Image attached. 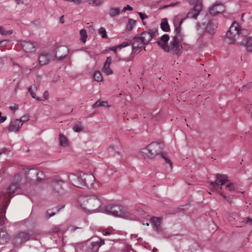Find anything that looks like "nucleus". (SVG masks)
<instances>
[{
  "mask_svg": "<svg viewBox=\"0 0 252 252\" xmlns=\"http://www.w3.org/2000/svg\"><path fill=\"white\" fill-rule=\"evenodd\" d=\"M31 235L26 231H22L16 234L13 238V243L16 246H20L30 239Z\"/></svg>",
  "mask_w": 252,
  "mask_h": 252,
  "instance_id": "1a4fd4ad",
  "label": "nucleus"
},
{
  "mask_svg": "<svg viewBox=\"0 0 252 252\" xmlns=\"http://www.w3.org/2000/svg\"><path fill=\"white\" fill-rule=\"evenodd\" d=\"M185 19V18L182 19L178 26L176 27L175 30V35L171 40V46L173 48V55H176L178 56H180L182 53L183 47L181 42L184 39V35L181 32L180 27Z\"/></svg>",
  "mask_w": 252,
  "mask_h": 252,
  "instance_id": "39448f33",
  "label": "nucleus"
},
{
  "mask_svg": "<svg viewBox=\"0 0 252 252\" xmlns=\"http://www.w3.org/2000/svg\"><path fill=\"white\" fill-rule=\"evenodd\" d=\"M21 122V123L23 124L24 123L27 122L29 120V118L28 116L25 115L22 117L20 119H18Z\"/></svg>",
  "mask_w": 252,
  "mask_h": 252,
  "instance_id": "37998d69",
  "label": "nucleus"
},
{
  "mask_svg": "<svg viewBox=\"0 0 252 252\" xmlns=\"http://www.w3.org/2000/svg\"><path fill=\"white\" fill-rule=\"evenodd\" d=\"M19 186L17 183H12L7 189L6 191H2L0 194V200L5 201L7 200L10 201V199L13 197L14 194L19 189Z\"/></svg>",
  "mask_w": 252,
  "mask_h": 252,
  "instance_id": "6e6552de",
  "label": "nucleus"
},
{
  "mask_svg": "<svg viewBox=\"0 0 252 252\" xmlns=\"http://www.w3.org/2000/svg\"><path fill=\"white\" fill-rule=\"evenodd\" d=\"M153 252H157V249L156 248H154L153 250Z\"/></svg>",
  "mask_w": 252,
  "mask_h": 252,
  "instance_id": "338daca9",
  "label": "nucleus"
},
{
  "mask_svg": "<svg viewBox=\"0 0 252 252\" xmlns=\"http://www.w3.org/2000/svg\"><path fill=\"white\" fill-rule=\"evenodd\" d=\"M150 223L154 230L159 232L161 231V220L160 218L152 217L150 219Z\"/></svg>",
  "mask_w": 252,
  "mask_h": 252,
  "instance_id": "aec40b11",
  "label": "nucleus"
},
{
  "mask_svg": "<svg viewBox=\"0 0 252 252\" xmlns=\"http://www.w3.org/2000/svg\"><path fill=\"white\" fill-rule=\"evenodd\" d=\"M160 26L161 30L165 32H167L170 30V26L166 18H163L161 20Z\"/></svg>",
  "mask_w": 252,
  "mask_h": 252,
  "instance_id": "393cba45",
  "label": "nucleus"
},
{
  "mask_svg": "<svg viewBox=\"0 0 252 252\" xmlns=\"http://www.w3.org/2000/svg\"><path fill=\"white\" fill-rule=\"evenodd\" d=\"M142 224L143 225H146L147 226H149V223L147 222H142Z\"/></svg>",
  "mask_w": 252,
  "mask_h": 252,
  "instance_id": "0e129e2a",
  "label": "nucleus"
},
{
  "mask_svg": "<svg viewBox=\"0 0 252 252\" xmlns=\"http://www.w3.org/2000/svg\"><path fill=\"white\" fill-rule=\"evenodd\" d=\"M9 108L11 111L17 110V109H19V106L18 105L15 104L13 106H10L9 107Z\"/></svg>",
  "mask_w": 252,
  "mask_h": 252,
  "instance_id": "8fccbe9b",
  "label": "nucleus"
},
{
  "mask_svg": "<svg viewBox=\"0 0 252 252\" xmlns=\"http://www.w3.org/2000/svg\"><path fill=\"white\" fill-rule=\"evenodd\" d=\"M55 214V213H50L49 211L47 212V215H49V216L48 217V218L53 216Z\"/></svg>",
  "mask_w": 252,
  "mask_h": 252,
  "instance_id": "052dcab7",
  "label": "nucleus"
},
{
  "mask_svg": "<svg viewBox=\"0 0 252 252\" xmlns=\"http://www.w3.org/2000/svg\"><path fill=\"white\" fill-rule=\"evenodd\" d=\"M98 34L101 36L103 38H106L107 37V35L106 34V32L105 29L103 27H101L99 29L98 31Z\"/></svg>",
  "mask_w": 252,
  "mask_h": 252,
  "instance_id": "473e14b6",
  "label": "nucleus"
},
{
  "mask_svg": "<svg viewBox=\"0 0 252 252\" xmlns=\"http://www.w3.org/2000/svg\"><path fill=\"white\" fill-rule=\"evenodd\" d=\"M218 23L216 20L211 19L209 21L206 27V32L208 33L213 34L215 32V30L218 28Z\"/></svg>",
  "mask_w": 252,
  "mask_h": 252,
  "instance_id": "dca6fc26",
  "label": "nucleus"
},
{
  "mask_svg": "<svg viewBox=\"0 0 252 252\" xmlns=\"http://www.w3.org/2000/svg\"><path fill=\"white\" fill-rule=\"evenodd\" d=\"M243 222H244L246 224H248L249 225L251 226L252 229V219L250 218H246L244 219V220L242 221Z\"/></svg>",
  "mask_w": 252,
  "mask_h": 252,
  "instance_id": "79ce46f5",
  "label": "nucleus"
},
{
  "mask_svg": "<svg viewBox=\"0 0 252 252\" xmlns=\"http://www.w3.org/2000/svg\"><path fill=\"white\" fill-rule=\"evenodd\" d=\"M126 10H132V7L129 6V5H127L126 7L124 8V9L122 10V12H125Z\"/></svg>",
  "mask_w": 252,
  "mask_h": 252,
  "instance_id": "09e8293b",
  "label": "nucleus"
},
{
  "mask_svg": "<svg viewBox=\"0 0 252 252\" xmlns=\"http://www.w3.org/2000/svg\"><path fill=\"white\" fill-rule=\"evenodd\" d=\"M120 13V9L119 8H113L110 10L109 14L110 16L114 17L118 15Z\"/></svg>",
  "mask_w": 252,
  "mask_h": 252,
  "instance_id": "f704fd0d",
  "label": "nucleus"
},
{
  "mask_svg": "<svg viewBox=\"0 0 252 252\" xmlns=\"http://www.w3.org/2000/svg\"><path fill=\"white\" fill-rule=\"evenodd\" d=\"M189 1V2L192 4H194V5L196 3H200V2L198 1L197 0H188Z\"/></svg>",
  "mask_w": 252,
  "mask_h": 252,
  "instance_id": "6e6d98bb",
  "label": "nucleus"
},
{
  "mask_svg": "<svg viewBox=\"0 0 252 252\" xmlns=\"http://www.w3.org/2000/svg\"><path fill=\"white\" fill-rule=\"evenodd\" d=\"M202 5L201 3H196L193 9H191L187 14V18L196 19L201 10Z\"/></svg>",
  "mask_w": 252,
  "mask_h": 252,
  "instance_id": "2eb2a0df",
  "label": "nucleus"
},
{
  "mask_svg": "<svg viewBox=\"0 0 252 252\" xmlns=\"http://www.w3.org/2000/svg\"><path fill=\"white\" fill-rule=\"evenodd\" d=\"M68 180L74 186L83 188L92 184L94 181V177L92 174L81 172L77 175L72 173L68 175Z\"/></svg>",
  "mask_w": 252,
  "mask_h": 252,
  "instance_id": "f03ea898",
  "label": "nucleus"
},
{
  "mask_svg": "<svg viewBox=\"0 0 252 252\" xmlns=\"http://www.w3.org/2000/svg\"><path fill=\"white\" fill-rule=\"evenodd\" d=\"M251 88H252V85H251V84H247L246 85L243 86L242 87V89H250Z\"/></svg>",
  "mask_w": 252,
  "mask_h": 252,
  "instance_id": "603ef678",
  "label": "nucleus"
},
{
  "mask_svg": "<svg viewBox=\"0 0 252 252\" xmlns=\"http://www.w3.org/2000/svg\"><path fill=\"white\" fill-rule=\"evenodd\" d=\"M111 61L112 59L110 57H107L102 69V71L107 75H111L113 73V71L110 68Z\"/></svg>",
  "mask_w": 252,
  "mask_h": 252,
  "instance_id": "412c9836",
  "label": "nucleus"
},
{
  "mask_svg": "<svg viewBox=\"0 0 252 252\" xmlns=\"http://www.w3.org/2000/svg\"><path fill=\"white\" fill-rule=\"evenodd\" d=\"M5 149H2V150H0V155L2 153H4L5 151Z\"/></svg>",
  "mask_w": 252,
  "mask_h": 252,
  "instance_id": "e2e57ef3",
  "label": "nucleus"
},
{
  "mask_svg": "<svg viewBox=\"0 0 252 252\" xmlns=\"http://www.w3.org/2000/svg\"><path fill=\"white\" fill-rule=\"evenodd\" d=\"M224 11V6L221 3H216L210 8L209 12L211 15L215 16L218 13Z\"/></svg>",
  "mask_w": 252,
  "mask_h": 252,
  "instance_id": "a211bd4d",
  "label": "nucleus"
},
{
  "mask_svg": "<svg viewBox=\"0 0 252 252\" xmlns=\"http://www.w3.org/2000/svg\"><path fill=\"white\" fill-rule=\"evenodd\" d=\"M114 229H113L112 228H108L106 229L105 230H103V235H108L112 234L114 233Z\"/></svg>",
  "mask_w": 252,
  "mask_h": 252,
  "instance_id": "4c0bfd02",
  "label": "nucleus"
},
{
  "mask_svg": "<svg viewBox=\"0 0 252 252\" xmlns=\"http://www.w3.org/2000/svg\"><path fill=\"white\" fill-rule=\"evenodd\" d=\"M80 35L81 36L80 40L83 43H85L86 41V39L88 37L86 30L85 29H82L81 30H80Z\"/></svg>",
  "mask_w": 252,
  "mask_h": 252,
  "instance_id": "7c9ffc66",
  "label": "nucleus"
},
{
  "mask_svg": "<svg viewBox=\"0 0 252 252\" xmlns=\"http://www.w3.org/2000/svg\"><path fill=\"white\" fill-rule=\"evenodd\" d=\"M226 188L230 191H234L236 189L235 185L228 181L226 183Z\"/></svg>",
  "mask_w": 252,
  "mask_h": 252,
  "instance_id": "c9c22d12",
  "label": "nucleus"
},
{
  "mask_svg": "<svg viewBox=\"0 0 252 252\" xmlns=\"http://www.w3.org/2000/svg\"><path fill=\"white\" fill-rule=\"evenodd\" d=\"M60 145L61 146L66 147L68 145V142L67 139L63 135L60 134Z\"/></svg>",
  "mask_w": 252,
  "mask_h": 252,
  "instance_id": "bb28decb",
  "label": "nucleus"
},
{
  "mask_svg": "<svg viewBox=\"0 0 252 252\" xmlns=\"http://www.w3.org/2000/svg\"><path fill=\"white\" fill-rule=\"evenodd\" d=\"M169 39V36L166 34L163 35L158 42V45L165 52H171L173 54V48L171 46V41L169 44L167 42Z\"/></svg>",
  "mask_w": 252,
  "mask_h": 252,
  "instance_id": "9d476101",
  "label": "nucleus"
},
{
  "mask_svg": "<svg viewBox=\"0 0 252 252\" xmlns=\"http://www.w3.org/2000/svg\"><path fill=\"white\" fill-rule=\"evenodd\" d=\"M227 181L224 176L218 175L215 182H211L210 183V186L212 187L214 189L217 190L216 187L221 189V186L226 184Z\"/></svg>",
  "mask_w": 252,
  "mask_h": 252,
  "instance_id": "4468645a",
  "label": "nucleus"
},
{
  "mask_svg": "<svg viewBox=\"0 0 252 252\" xmlns=\"http://www.w3.org/2000/svg\"><path fill=\"white\" fill-rule=\"evenodd\" d=\"M61 227H62V226H57L56 227L54 230H53V231L54 232H58L60 231H61Z\"/></svg>",
  "mask_w": 252,
  "mask_h": 252,
  "instance_id": "864d4df0",
  "label": "nucleus"
},
{
  "mask_svg": "<svg viewBox=\"0 0 252 252\" xmlns=\"http://www.w3.org/2000/svg\"><path fill=\"white\" fill-rule=\"evenodd\" d=\"M132 42H133V41L132 42V41L131 40H127L126 41L123 42L119 45H118V48L119 49H121L123 48H125V47L130 45L131 44H132Z\"/></svg>",
  "mask_w": 252,
  "mask_h": 252,
  "instance_id": "72a5a7b5",
  "label": "nucleus"
},
{
  "mask_svg": "<svg viewBox=\"0 0 252 252\" xmlns=\"http://www.w3.org/2000/svg\"><path fill=\"white\" fill-rule=\"evenodd\" d=\"M83 128V126L80 122L76 124L73 126V130L76 132H80Z\"/></svg>",
  "mask_w": 252,
  "mask_h": 252,
  "instance_id": "2f4dec72",
  "label": "nucleus"
},
{
  "mask_svg": "<svg viewBox=\"0 0 252 252\" xmlns=\"http://www.w3.org/2000/svg\"><path fill=\"white\" fill-rule=\"evenodd\" d=\"M161 157L165 160L166 163L168 164L170 167H172V162L166 154H161Z\"/></svg>",
  "mask_w": 252,
  "mask_h": 252,
  "instance_id": "e433bc0d",
  "label": "nucleus"
},
{
  "mask_svg": "<svg viewBox=\"0 0 252 252\" xmlns=\"http://www.w3.org/2000/svg\"><path fill=\"white\" fill-rule=\"evenodd\" d=\"M100 106H104L106 107H109V105L108 104L107 101H102L100 99L98 100L93 105V108L94 109L98 108Z\"/></svg>",
  "mask_w": 252,
  "mask_h": 252,
  "instance_id": "a878e982",
  "label": "nucleus"
},
{
  "mask_svg": "<svg viewBox=\"0 0 252 252\" xmlns=\"http://www.w3.org/2000/svg\"><path fill=\"white\" fill-rule=\"evenodd\" d=\"M94 80L97 82H100L102 80L103 78L102 74L100 71H95L93 74Z\"/></svg>",
  "mask_w": 252,
  "mask_h": 252,
  "instance_id": "c85d7f7f",
  "label": "nucleus"
},
{
  "mask_svg": "<svg viewBox=\"0 0 252 252\" xmlns=\"http://www.w3.org/2000/svg\"><path fill=\"white\" fill-rule=\"evenodd\" d=\"M53 59V54L52 53L44 51L41 52L39 55L38 63L40 65H44L48 64Z\"/></svg>",
  "mask_w": 252,
  "mask_h": 252,
  "instance_id": "f8f14e48",
  "label": "nucleus"
},
{
  "mask_svg": "<svg viewBox=\"0 0 252 252\" xmlns=\"http://www.w3.org/2000/svg\"><path fill=\"white\" fill-rule=\"evenodd\" d=\"M157 34L158 30L152 29L144 31L140 34H136L133 38V49L141 48L143 45L148 44Z\"/></svg>",
  "mask_w": 252,
  "mask_h": 252,
  "instance_id": "7ed1b4c3",
  "label": "nucleus"
},
{
  "mask_svg": "<svg viewBox=\"0 0 252 252\" xmlns=\"http://www.w3.org/2000/svg\"><path fill=\"white\" fill-rule=\"evenodd\" d=\"M238 218V215L236 213H231L229 214L228 217L227 218L228 220L230 221H232L233 220H235Z\"/></svg>",
  "mask_w": 252,
  "mask_h": 252,
  "instance_id": "a19ab883",
  "label": "nucleus"
},
{
  "mask_svg": "<svg viewBox=\"0 0 252 252\" xmlns=\"http://www.w3.org/2000/svg\"><path fill=\"white\" fill-rule=\"evenodd\" d=\"M240 26L238 23L234 22L226 34V37L229 40V43H234L235 40L240 36Z\"/></svg>",
  "mask_w": 252,
  "mask_h": 252,
  "instance_id": "0eeeda50",
  "label": "nucleus"
},
{
  "mask_svg": "<svg viewBox=\"0 0 252 252\" xmlns=\"http://www.w3.org/2000/svg\"><path fill=\"white\" fill-rule=\"evenodd\" d=\"M15 0L17 1V3H18V4L19 3L20 0Z\"/></svg>",
  "mask_w": 252,
  "mask_h": 252,
  "instance_id": "774afa93",
  "label": "nucleus"
},
{
  "mask_svg": "<svg viewBox=\"0 0 252 252\" xmlns=\"http://www.w3.org/2000/svg\"><path fill=\"white\" fill-rule=\"evenodd\" d=\"M136 24V21L132 19H129L126 27V30L127 31H130L132 30L133 28L135 26Z\"/></svg>",
  "mask_w": 252,
  "mask_h": 252,
  "instance_id": "cd10ccee",
  "label": "nucleus"
},
{
  "mask_svg": "<svg viewBox=\"0 0 252 252\" xmlns=\"http://www.w3.org/2000/svg\"><path fill=\"white\" fill-rule=\"evenodd\" d=\"M104 212L107 214L125 219L134 220L136 219V217L133 214L120 205H110L106 206L104 209Z\"/></svg>",
  "mask_w": 252,
  "mask_h": 252,
  "instance_id": "20e7f679",
  "label": "nucleus"
},
{
  "mask_svg": "<svg viewBox=\"0 0 252 252\" xmlns=\"http://www.w3.org/2000/svg\"><path fill=\"white\" fill-rule=\"evenodd\" d=\"M104 244V240H100L99 241H96L92 243V251L93 252H97L99 247Z\"/></svg>",
  "mask_w": 252,
  "mask_h": 252,
  "instance_id": "b1692460",
  "label": "nucleus"
},
{
  "mask_svg": "<svg viewBox=\"0 0 252 252\" xmlns=\"http://www.w3.org/2000/svg\"><path fill=\"white\" fill-rule=\"evenodd\" d=\"M63 16H62L60 18V22L61 23L63 24L64 23V20L63 18Z\"/></svg>",
  "mask_w": 252,
  "mask_h": 252,
  "instance_id": "680f3d73",
  "label": "nucleus"
},
{
  "mask_svg": "<svg viewBox=\"0 0 252 252\" xmlns=\"http://www.w3.org/2000/svg\"><path fill=\"white\" fill-rule=\"evenodd\" d=\"M63 183V181L58 178H54L52 180L51 186L53 188V191L55 194L62 195L64 193V191L62 187Z\"/></svg>",
  "mask_w": 252,
  "mask_h": 252,
  "instance_id": "9b49d317",
  "label": "nucleus"
},
{
  "mask_svg": "<svg viewBox=\"0 0 252 252\" xmlns=\"http://www.w3.org/2000/svg\"><path fill=\"white\" fill-rule=\"evenodd\" d=\"M21 48L26 52H32L35 50L33 42L30 41H23L20 43Z\"/></svg>",
  "mask_w": 252,
  "mask_h": 252,
  "instance_id": "6ab92c4d",
  "label": "nucleus"
},
{
  "mask_svg": "<svg viewBox=\"0 0 252 252\" xmlns=\"http://www.w3.org/2000/svg\"><path fill=\"white\" fill-rule=\"evenodd\" d=\"M118 46L117 47H112L110 48V50L114 51L115 53L117 52V49H118Z\"/></svg>",
  "mask_w": 252,
  "mask_h": 252,
  "instance_id": "bf43d9fd",
  "label": "nucleus"
},
{
  "mask_svg": "<svg viewBox=\"0 0 252 252\" xmlns=\"http://www.w3.org/2000/svg\"><path fill=\"white\" fill-rule=\"evenodd\" d=\"M116 172L115 170L113 168H111L108 169V170L106 171V173L108 175H111L113 174L114 172Z\"/></svg>",
  "mask_w": 252,
  "mask_h": 252,
  "instance_id": "49530a36",
  "label": "nucleus"
},
{
  "mask_svg": "<svg viewBox=\"0 0 252 252\" xmlns=\"http://www.w3.org/2000/svg\"><path fill=\"white\" fill-rule=\"evenodd\" d=\"M68 52L69 50L67 47L65 46H59L56 49L54 57L58 60H62L67 56Z\"/></svg>",
  "mask_w": 252,
  "mask_h": 252,
  "instance_id": "ddd939ff",
  "label": "nucleus"
},
{
  "mask_svg": "<svg viewBox=\"0 0 252 252\" xmlns=\"http://www.w3.org/2000/svg\"><path fill=\"white\" fill-rule=\"evenodd\" d=\"M222 197L223 198L226 200L227 202L230 203V199L229 197L226 196L225 195H224L221 191H219V192Z\"/></svg>",
  "mask_w": 252,
  "mask_h": 252,
  "instance_id": "c03bdc74",
  "label": "nucleus"
},
{
  "mask_svg": "<svg viewBox=\"0 0 252 252\" xmlns=\"http://www.w3.org/2000/svg\"><path fill=\"white\" fill-rule=\"evenodd\" d=\"M250 33V31L249 30H246V29H240V32L239 34L240 36H246L248 35H249Z\"/></svg>",
  "mask_w": 252,
  "mask_h": 252,
  "instance_id": "58836bf2",
  "label": "nucleus"
},
{
  "mask_svg": "<svg viewBox=\"0 0 252 252\" xmlns=\"http://www.w3.org/2000/svg\"><path fill=\"white\" fill-rule=\"evenodd\" d=\"M49 96V94L48 92L46 91L43 94V97L45 99H47L48 98Z\"/></svg>",
  "mask_w": 252,
  "mask_h": 252,
  "instance_id": "13d9d810",
  "label": "nucleus"
},
{
  "mask_svg": "<svg viewBox=\"0 0 252 252\" xmlns=\"http://www.w3.org/2000/svg\"><path fill=\"white\" fill-rule=\"evenodd\" d=\"M35 174H36V176H37V180H38L40 178V176L43 175V173L42 172H35ZM41 179H40L41 180Z\"/></svg>",
  "mask_w": 252,
  "mask_h": 252,
  "instance_id": "5fc2aeb1",
  "label": "nucleus"
},
{
  "mask_svg": "<svg viewBox=\"0 0 252 252\" xmlns=\"http://www.w3.org/2000/svg\"><path fill=\"white\" fill-rule=\"evenodd\" d=\"M162 150V144L158 142H152L146 148L142 149L138 154L140 158H153L159 154Z\"/></svg>",
  "mask_w": 252,
  "mask_h": 252,
  "instance_id": "423d86ee",
  "label": "nucleus"
},
{
  "mask_svg": "<svg viewBox=\"0 0 252 252\" xmlns=\"http://www.w3.org/2000/svg\"><path fill=\"white\" fill-rule=\"evenodd\" d=\"M83 1V0H71V2H73L76 4H80L82 3Z\"/></svg>",
  "mask_w": 252,
  "mask_h": 252,
  "instance_id": "4d7b16f0",
  "label": "nucleus"
},
{
  "mask_svg": "<svg viewBox=\"0 0 252 252\" xmlns=\"http://www.w3.org/2000/svg\"><path fill=\"white\" fill-rule=\"evenodd\" d=\"M179 2H174V3H170V4L169 5H165L163 6L164 8H167V7H172V6H174L176 5H177L178 4H179Z\"/></svg>",
  "mask_w": 252,
  "mask_h": 252,
  "instance_id": "3c124183",
  "label": "nucleus"
},
{
  "mask_svg": "<svg viewBox=\"0 0 252 252\" xmlns=\"http://www.w3.org/2000/svg\"><path fill=\"white\" fill-rule=\"evenodd\" d=\"M69 228L70 229V230L71 231H74V230H75V228H73V227H70Z\"/></svg>",
  "mask_w": 252,
  "mask_h": 252,
  "instance_id": "69168bd1",
  "label": "nucleus"
},
{
  "mask_svg": "<svg viewBox=\"0 0 252 252\" xmlns=\"http://www.w3.org/2000/svg\"><path fill=\"white\" fill-rule=\"evenodd\" d=\"M11 33L12 32L11 31H6L3 27L0 26V34L6 35Z\"/></svg>",
  "mask_w": 252,
  "mask_h": 252,
  "instance_id": "ea45409f",
  "label": "nucleus"
},
{
  "mask_svg": "<svg viewBox=\"0 0 252 252\" xmlns=\"http://www.w3.org/2000/svg\"><path fill=\"white\" fill-rule=\"evenodd\" d=\"M38 87V84H35L33 86H31L28 88V92L30 93L32 97L35 99L36 100H41L40 97L37 96L36 92L37 91Z\"/></svg>",
  "mask_w": 252,
  "mask_h": 252,
  "instance_id": "5701e85b",
  "label": "nucleus"
},
{
  "mask_svg": "<svg viewBox=\"0 0 252 252\" xmlns=\"http://www.w3.org/2000/svg\"><path fill=\"white\" fill-rule=\"evenodd\" d=\"M103 204V198L97 195L81 196L77 200L78 206L87 214L102 212Z\"/></svg>",
  "mask_w": 252,
  "mask_h": 252,
  "instance_id": "f257e3e1",
  "label": "nucleus"
},
{
  "mask_svg": "<svg viewBox=\"0 0 252 252\" xmlns=\"http://www.w3.org/2000/svg\"><path fill=\"white\" fill-rule=\"evenodd\" d=\"M241 44L246 47L248 51L252 52V36L243 38Z\"/></svg>",
  "mask_w": 252,
  "mask_h": 252,
  "instance_id": "4be33fe9",
  "label": "nucleus"
},
{
  "mask_svg": "<svg viewBox=\"0 0 252 252\" xmlns=\"http://www.w3.org/2000/svg\"><path fill=\"white\" fill-rule=\"evenodd\" d=\"M89 4L96 6L100 5L102 2V0H85Z\"/></svg>",
  "mask_w": 252,
  "mask_h": 252,
  "instance_id": "c756f323",
  "label": "nucleus"
},
{
  "mask_svg": "<svg viewBox=\"0 0 252 252\" xmlns=\"http://www.w3.org/2000/svg\"><path fill=\"white\" fill-rule=\"evenodd\" d=\"M22 124L18 119H12L8 126L9 132H17L21 128Z\"/></svg>",
  "mask_w": 252,
  "mask_h": 252,
  "instance_id": "f3484780",
  "label": "nucleus"
},
{
  "mask_svg": "<svg viewBox=\"0 0 252 252\" xmlns=\"http://www.w3.org/2000/svg\"><path fill=\"white\" fill-rule=\"evenodd\" d=\"M138 15L142 21L148 18L147 16L141 12H138Z\"/></svg>",
  "mask_w": 252,
  "mask_h": 252,
  "instance_id": "de8ad7c7",
  "label": "nucleus"
},
{
  "mask_svg": "<svg viewBox=\"0 0 252 252\" xmlns=\"http://www.w3.org/2000/svg\"><path fill=\"white\" fill-rule=\"evenodd\" d=\"M6 116L5 115H1V111H0V123H3L6 120Z\"/></svg>",
  "mask_w": 252,
  "mask_h": 252,
  "instance_id": "a18cd8bd",
  "label": "nucleus"
}]
</instances>
